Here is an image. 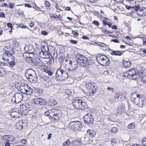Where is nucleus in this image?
Segmentation results:
<instances>
[{
    "label": "nucleus",
    "instance_id": "aec40b11",
    "mask_svg": "<svg viewBox=\"0 0 146 146\" xmlns=\"http://www.w3.org/2000/svg\"><path fill=\"white\" fill-rule=\"evenodd\" d=\"M39 68L40 70L42 71H44L45 72L46 71H48V70L49 68L48 67L44 65H42L40 66Z\"/></svg>",
    "mask_w": 146,
    "mask_h": 146
},
{
    "label": "nucleus",
    "instance_id": "423d86ee",
    "mask_svg": "<svg viewBox=\"0 0 146 146\" xmlns=\"http://www.w3.org/2000/svg\"><path fill=\"white\" fill-rule=\"evenodd\" d=\"M135 10L139 15L144 16L146 15V7L137 6L136 7Z\"/></svg>",
    "mask_w": 146,
    "mask_h": 146
},
{
    "label": "nucleus",
    "instance_id": "9d476101",
    "mask_svg": "<svg viewBox=\"0 0 146 146\" xmlns=\"http://www.w3.org/2000/svg\"><path fill=\"white\" fill-rule=\"evenodd\" d=\"M83 118L84 122L88 124L92 123L93 122V116L91 114L88 113L85 115Z\"/></svg>",
    "mask_w": 146,
    "mask_h": 146
},
{
    "label": "nucleus",
    "instance_id": "a19ab883",
    "mask_svg": "<svg viewBox=\"0 0 146 146\" xmlns=\"http://www.w3.org/2000/svg\"><path fill=\"white\" fill-rule=\"evenodd\" d=\"M70 141H69V139L66 140L64 143L63 145L65 146H68L70 145Z\"/></svg>",
    "mask_w": 146,
    "mask_h": 146
},
{
    "label": "nucleus",
    "instance_id": "3c124183",
    "mask_svg": "<svg viewBox=\"0 0 146 146\" xmlns=\"http://www.w3.org/2000/svg\"><path fill=\"white\" fill-rule=\"evenodd\" d=\"M20 142L23 144H25L27 143V141L25 139H21L20 140Z\"/></svg>",
    "mask_w": 146,
    "mask_h": 146
},
{
    "label": "nucleus",
    "instance_id": "6e6552de",
    "mask_svg": "<svg viewBox=\"0 0 146 146\" xmlns=\"http://www.w3.org/2000/svg\"><path fill=\"white\" fill-rule=\"evenodd\" d=\"M20 89L21 92H24V93H25V91L26 93L28 92V94L33 93V90L31 88L26 84H23L21 85L20 87Z\"/></svg>",
    "mask_w": 146,
    "mask_h": 146
},
{
    "label": "nucleus",
    "instance_id": "0eeeda50",
    "mask_svg": "<svg viewBox=\"0 0 146 146\" xmlns=\"http://www.w3.org/2000/svg\"><path fill=\"white\" fill-rule=\"evenodd\" d=\"M140 96L135 93H132L131 96V100L133 103L139 106Z\"/></svg>",
    "mask_w": 146,
    "mask_h": 146
},
{
    "label": "nucleus",
    "instance_id": "603ef678",
    "mask_svg": "<svg viewBox=\"0 0 146 146\" xmlns=\"http://www.w3.org/2000/svg\"><path fill=\"white\" fill-rule=\"evenodd\" d=\"M70 42L72 44H76L78 43L77 40H70Z\"/></svg>",
    "mask_w": 146,
    "mask_h": 146
},
{
    "label": "nucleus",
    "instance_id": "393cba45",
    "mask_svg": "<svg viewBox=\"0 0 146 146\" xmlns=\"http://www.w3.org/2000/svg\"><path fill=\"white\" fill-rule=\"evenodd\" d=\"M57 104L56 101L54 99H52L50 100L48 102L49 105L51 106H54Z\"/></svg>",
    "mask_w": 146,
    "mask_h": 146
},
{
    "label": "nucleus",
    "instance_id": "72a5a7b5",
    "mask_svg": "<svg viewBox=\"0 0 146 146\" xmlns=\"http://www.w3.org/2000/svg\"><path fill=\"white\" fill-rule=\"evenodd\" d=\"M98 46L104 48H106L107 47V45L106 44L104 43H102L100 42H98L96 43Z\"/></svg>",
    "mask_w": 146,
    "mask_h": 146
},
{
    "label": "nucleus",
    "instance_id": "f704fd0d",
    "mask_svg": "<svg viewBox=\"0 0 146 146\" xmlns=\"http://www.w3.org/2000/svg\"><path fill=\"white\" fill-rule=\"evenodd\" d=\"M135 127V124L133 123H130L127 126V128L129 129H133Z\"/></svg>",
    "mask_w": 146,
    "mask_h": 146
},
{
    "label": "nucleus",
    "instance_id": "09e8293b",
    "mask_svg": "<svg viewBox=\"0 0 146 146\" xmlns=\"http://www.w3.org/2000/svg\"><path fill=\"white\" fill-rule=\"evenodd\" d=\"M83 140L84 141H85V142H87L89 141V140L90 139V138L88 137H86L85 136L83 138Z\"/></svg>",
    "mask_w": 146,
    "mask_h": 146
},
{
    "label": "nucleus",
    "instance_id": "0e129e2a",
    "mask_svg": "<svg viewBox=\"0 0 146 146\" xmlns=\"http://www.w3.org/2000/svg\"><path fill=\"white\" fill-rule=\"evenodd\" d=\"M72 31V33L75 36H78V34L75 31Z\"/></svg>",
    "mask_w": 146,
    "mask_h": 146
},
{
    "label": "nucleus",
    "instance_id": "39448f33",
    "mask_svg": "<svg viewBox=\"0 0 146 146\" xmlns=\"http://www.w3.org/2000/svg\"><path fill=\"white\" fill-rule=\"evenodd\" d=\"M35 74H36L35 72L31 69L28 70V72L26 74L25 76L30 82L35 83L37 80V76H33Z\"/></svg>",
    "mask_w": 146,
    "mask_h": 146
},
{
    "label": "nucleus",
    "instance_id": "a18cd8bd",
    "mask_svg": "<svg viewBox=\"0 0 146 146\" xmlns=\"http://www.w3.org/2000/svg\"><path fill=\"white\" fill-rule=\"evenodd\" d=\"M123 76L125 77H128L129 78H130V76H129V72H125L123 74Z\"/></svg>",
    "mask_w": 146,
    "mask_h": 146
},
{
    "label": "nucleus",
    "instance_id": "37998d69",
    "mask_svg": "<svg viewBox=\"0 0 146 146\" xmlns=\"http://www.w3.org/2000/svg\"><path fill=\"white\" fill-rule=\"evenodd\" d=\"M57 110H56L55 109H51L50 110H49L50 113V115L51 114H52V113H54L56 112H57Z\"/></svg>",
    "mask_w": 146,
    "mask_h": 146
},
{
    "label": "nucleus",
    "instance_id": "680f3d73",
    "mask_svg": "<svg viewBox=\"0 0 146 146\" xmlns=\"http://www.w3.org/2000/svg\"><path fill=\"white\" fill-rule=\"evenodd\" d=\"M58 111H57V112H55V113H52V114H51L50 115V117H52L53 116H54V115H56V114H58Z\"/></svg>",
    "mask_w": 146,
    "mask_h": 146
},
{
    "label": "nucleus",
    "instance_id": "1a4fd4ad",
    "mask_svg": "<svg viewBox=\"0 0 146 146\" xmlns=\"http://www.w3.org/2000/svg\"><path fill=\"white\" fill-rule=\"evenodd\" d=\"M23 95L20 93H17L14 95V97L11 100L13 102L14 101L16 103L20 102L23 99Z\"/></svg>",
    "mask_w": 146,
    "mask_h": 146
},
{
    "label": "nucleus",
    "instance_id": "ea45409f",
    "mask_svg": "<svg viewBox=\"0 0 146 146\" xmlns=\"http://www.w3.org/2000/svg\"><path fill=\"white\" fill-rule=\"evenodd\" d=\"M118 130L117 127H113L111 129V131L113 133H115L117 132Z\"/></svg>",
    "mask_w": 146,
    "mask_h": 146
},
{
    "label": "nucleus",
    "instance_id": "49530a36",
    "mask_svg": "<svg viewBox=\"0 0 146 146\" xmlns=\"http://www.w3.org/2000/svg\"><path fill=\"white\" fill-rule=\"evenodd\" d=\"M23 106H25V110H26L27 108V109L28 108H30L31 106L30 105L28 104V103H25V105H23ZM24 108V107H23Z\"/></svg>",
    "mask_w": 146,
    "mask_h": 146
},
{
    "label": "nucleus",
    "instance_id": "6ab92c4d",
    "mask_svg": "<svg viewBox=\"0 0 146 146\" xmlns=\"http://www.w3.org/2000/svg\"><path fill=\"white\" fill-rule=\"evenodd\" d=\"M86 132L90 137H93L95 135V132L93 130L88 129L87 130Z\"/></svg>",
    "mask_w": 146,
    "mask_h": 146
},
{
    "label": "nucleus",
    "instance_id": "052dcab7",
    "mask_svg": "<svg viewBox=\"0 0 146 146\" xmlns=\"http://www.w3.org/2000/svg\"><path fill=\"white\" fill-rule=\"evenodd\" d=\"M0 17H5V14L4 13L2 12H1L0 13Z\"/></svg>",
    "mask_w": 146,
    "mask_h": 146
},
{
    "label": "nucleus",
    "instance_id": "c03bdc74",
    "mask_svg": "<svg viewBox=\"0 0 146 146\" xmlns=\"http://www.w3.org/2000/svg\"><path fill=\"white\" fill-rule=\"evenodd\" d=\"M57 110H56L55 109H51L50 110H49L50 113V115L51 114H52V113H54L56 112H57Z\"/></svg>",
    "mask_w": 146,
    "mask_h": 146
},
{
    "label": "nucleus",
    "instance_id": "774afa93",
    "mask_svg": "<svg viewBox=\"0 0 146 146\" xmlns=\"http://www.w3.org/2000/svg\"><path fill=\"white\" fill-rule=\"evenodd\" d=\"M34 24L33 22H31L29 24V26L31 28L33 27L34 26Z\"/></svg>",
    "mask_w": 146,
    "mask_h": 146
},
{
    "label": "nucleus",
    "instance_id": "8fccbe9b",
    "mask_svg": "<svg viewBox=\"0 0 146 146\" xmlns=\"http://www.w3.org/2000/svg\"><path fill=\"white\" fill-rule=\"evenodd\" d=\"M116 1L118 4H122L124 0H114Z\"/></svg>",
    "mask_w": 146,
    "mask_h": 146
},
{
    "label": "nucleus",
    "instance_id": "4c0bfd02",
    "mask_svg": "<svg viewBox=\"0 0 146 146\" xmlns=\"http://www.w3.org/2000/svg\"><path fill=\"white\" fill-rule=\"evenodd\" d=\"M15 4L12 3H9L8 5V8L12 9L13 8Z\"/></svg>",
    "mask_w": 146,
    "mask_h": 146
},
{
    "label": "nucleus",
    "instance_id": "c756f323",
    "mask_svg": "<svg viewBox=\"0 0 146 146\" xmlns=\"http://www.w3.org/2000/svg\"><path fill=\"white\" fill-rule=\"evenodd\" d=\"M49 48L47 46H43L42 48L41 49V51L47 52L48 51L49 52L50 50H49Z\"/></svg>",
    "mask_w": 146,
    "mask_h": 146
},
{
    "label": "nucleus",
    "instance_id": "412c9836",
    "mask_svg": "<svg viewBox=\"0 0 146 146\" xmlns=\"http://www.w3.org/2000/svg\"><path fill=\"white\" fill-rule=\"evenodd\" d=\"M37 60H36V59L34 58H32V61L31 63H33V64H37L38 63H41L42 62L43 64H45V62L41 61L39 59H37Z\"/></svg>",
    "mask_w": 146,
    "mask_h": 146
},
{
    "label": "nucleus",
    "instance_id": "7c9ffc66",
    "mask_svg": "<svg viewBox=\"0 0 146 146\" xmlns=\"http://www.w3.org/2000/svg\"><path fill=\"white\" fill-rule=\"evenodd\" d=\"M39 97L35 98L33 99V103L36 104H39Z\"/></svg>",
    "mask_w": 146,
    "mask_h": 146
},
{
    "label": "nucleus",
    "instance_id": "2f4dec72",
    "mask_svg": "<svg viewBox=\"0 0 146 146\" xmlns=\"http://www.w3.org/2000/svg\"><path fill=\"white\" fill-rule=\"evenodd\" d=\"M51 119H54V120L58 121L60 119V117L58 115V114L54 115L52 117H51Z\"/></svg>",
    "mask_w": 146,
    "mask_h": 146
},
{
    "label": "nucleus",
    "instance_id": "c9c22d12",
    "mask_svg": "<svg viewBox=\"0 0 146 146\" xmlns=\"http://www.w3.org/2000/svg\"><path fill=\"white\" fill-rule=\"evenodd\" d=\"M122 62L123 64H125L126 63H128L129 64H131V62L130 61H129L127 59L124 60L122 59Z\"/></svg>",
    "mask_w": 146,
    "mask_h": 146
},
{
    "label": "nucleus",
    "instance_id": "13d9d810",
    "mask_svg": "<svg viewBox=\"0 0 146 146\" xmlns=\"http://www.w3.org/2000/svg\"><path fill=\"white\" fill-rule=\"evenodd\" d=\"M44 114L46 116H50V113L49 110L48 111H46L44 113Z\"/></svg>",
    "mask_w": 146,
    "mask_h": 146
},
{
    "label": "nucleus",
    "instance_id": "ddd939ff",
    "mask_svg": "<svg viewBox=\"0 0 146 146\" xmlns=\"http://www.w3.org/2000/svg\"><path fill=\"white\" fill-rule=\"evenodd\" d=\"M24 50L26 52H29L33 55L34 50L33 47L30 45H26L25 47Z\"/></svg>",
    "mask_w": 146,
    "mask_h": 146
},
{
    "label": "nucleus",
    "instance_id": "7ed1b4c3",
    "mask_svg": "<svg viewBox=\"0 0 146 146\" xmlns=\"http://www.w3.org/2000/svg\"><path fill=\"white\" fill-rule=\"evenodd\" d=\"M3 58L5 61L7 60L8 61L7 63H9V64H14L15 63L14 61V57L9 51L6 50L3 53Z\"/></svg>",
    "mask_w": 146,
    "mask_h": 146
},
{
    "label": "nucleus",
    "instance_id": "864d4df0",
    "mask_svg": "<svg viewBox=\"0 0 146 146\" xmlns=\"http://www.w3.org/2000/svg\"><path fill=\"white\" fill-rule=\"evenodd\" d=\"M107 89L109 91H111L112 92H114V90L112 88L108 87H107Z\"/></svg>",
    "mask_w": 146,
    "mask_h": 146
},
{
    "label": "nucleus",
    "instance_id": "4468645a",
    "mask_svg": "<svg viewBox=\"0 0 146 146\" xmlns=\"http://www.w3.org/2000/svg\"><path fill=\"white\" fill-rule=\"evenodd\" d=\"M51 47H52V49H50V51L49 52V53L51 56L53 58L54 57L56 58L58 56L57 51L55 49V47L51 46H50V48Z\"/></svg>",
    "mask_w": 146,
    "mask_h": 146
},
{
    "label": "nucleus",
    "instance_id": "a878e982",
    "mask_svg": "<svg viewBox=\"0 0 146 146\" xmlns=\"http://www.w3.org/2000/svg\"><path fill=\"white\" fill-rule=\"evenodd\" d=\"M107 58V57L106 56L103 55H99L97 57V60L99 59V60H101L102 61L106 60Z\"/></svg>",
    "mask_w": 146,
    "mask_h": 146
},
{
    "label": "nucleus",
    "instance_id": "58836bf2",
    "mask_svg": "<svg viewBox=\"0 0 146 146\" xmlns=\"http://www.w3.org/2000/svg\"><path fill=\"white\" fill-rule=\"evenodd\" d=\"M92 24L96 26H98L99 25V22L96 20H95L93 21L92 22Z\"/></svg>",
    "mask_w": 146,
    "mask_h": 146
},
{
    "label": "nucleus",
    "instance_id": "69168bd1",
    "mask_svg": "<svg viewBox=\"0 0 146 146\" xmlns=\"http://www.w3.org/2000/svg\"><path fill=\"white\" fill-rule=\"evenodd\" d=\"M42 34L44 35H47L48 33L45 31H42L41 32Z\"/></svg>",
    "mask_w": 146,
    "mask_h": 146
},
{
    "label": "nucleus",
    "instance_id": "b1692460",
    "mask_svg": "<svg viewBox=\"0 0 146 146\" xmlns=\"http://www.w3.org/2000/svg\"><path fill=\"white\" fill-rule=\"evenodd\" d=\"M6 73V71L5 69L0 67V77L4 76Z\"/></svg>",
    "mask_w": 146,
    "mask_h": 146
},
{
    "label": "nucleus",
    "instance_id": "2eb2a0df",
    "mask_svg": "<svg viewBox=\"0 0 146 146\" xmlns=\"http://www.w3.org/2000/svg\"><path fill=\"white\" fill-rule=\"evenodd\" d=\"M40 56L42 58V60L44 62L46 59L48 58L49 57V55L48 52L41 51L40 53Z\"/></svg>",
    "mask_w": 146,
    "mask_h": 146
},
{
    "label": "nucleus",
    "instance_id": "a211bd4d",
    "mask_svg": "<svg viewBox=\"0 0 146 146\" xmlns=\"http://www.w3.org/2000/svg\"><path fill=\"white\" fill-rule=\"evenodd\" d=\"M140 98L139 101V106L142 107L145 104L146 102V100L144 97L141 96H140Z\"/></svg>",
    "mask_w": 146,
    "mask_h": 146
},
{
    "label": "nucleus",
    "instance_id": "5701e85b",
    "mask_svg": "<svg viewBox=\"0 0 146 146\" xmlns=\"http://www.w3.org/2000/svg\"><path fill=\"white\" fill-rule=\"evenodd\" d=\"M86 87L88 90H91L95 88L94 86L91 83H87L86 85Z\"/></svg>",
    "mask_w": 146,
    "mask_h": 146
},
{
    "label": "nucleus",
    "instance_id": "20e7f679",
    "mask_svg": "<svg viewBox=\"0 0 146 146\" xmlns=\"http://www.w3.org/2000/svg\"><path fill=\"white\" fill-rule=\"evenodd\" d=\"M74 108L78 110H83L86 107V103L82 100L77 99L74 100L72 102Z\"/></svg>",
    "mask_w": 146,
    "mask_h": 146
},
{
    "label": "nucleus",
    "instance_id": "5fc2aeb1",
    "mask_svg": "<svg viewBox=\"0 0 146 146\" xmlns=\"http://www.w3.org/2000/svg\"><path fill=\"white\" fill-rule=\"evenodd\" d=\"M1 7H5L7 8H8V5L7 3H2V4L1 5Z\"/></svg>",
    "mask_w": 146,
    "mask_h": 146
},
{
    "label": "nucleus",
    "instance_id": "9b49d317",
    "mask_svg": "<svg viewBox=\"0 0 146 146\" xmlns=\"http://www.w3.org/2000/svg\"><path fill=\"white\" fill-rule=\"evenodd\" d=\"M77 64H80L83 63L84 64H88L87 61V58L85 57L81 54L78 55V57L76 59Z\"/></svg>",
    "mask_w": 146,
    "mask_h": 146
},
{
    "label": "nucleus",
    "instance_id": "338daca9",
    "mask_svg": "<svg viewBox=\"0 0 146 146\" xmlns=\"http://www.w3.org/2000/svg\"><path fill=\"white\" fill-rule=\"evenodd\" d=\"M11 145L10 143L8 141H7L5 143V146H10Z\"/></svg>",
    "mask_w": 146,
    "mask_h": 146
},
{
    "label": "nucleus",
    "instance_id": "f8f14e48",
    "mask_svg": "<svg viewBox=\"0 0 146 146\" xmlns=\"http://www.w3.org/2000/svg\"><path fill=\"white\" fill-rule=\"evenodd\" d=\"M130 78L132 79H135L138 78L139 75L136 72L135 69H133L129 71Z\"/></svg>",
    "mask_w": 146,
    "mask_h": 146
},
{
    "label": "nucleus",
    "instance_id": "cd10ccee",
    "mask_svg": "<svg viewBox=\"0 0 146 146\" xmlns=\"http://www.w3.org/2000/svg\"><path fill=\"white\" fill-rule=\"evenodd\" d=\"M33 55L31 54V53H30L29 52H25L23 54V58L28 57L29 56L31 57H32L33 56Z\"/></svg>",
    "mask_w": 146,
    "mask_h": 146
},
{
    "label": "nucleus",
    "instance_id": "f3484780",
    "mask_svg": "<svg viewBox=\"0 0 146 146\" xmlns=\"http://www.w3.org/2000/svg\"><path fill=\"white\" fill-rule=\"evenodd\" d=\"M12 138H11L9 135H5L3 136V139L5 140H7L10 141H13L14 140L15 138L13 137H11Z\"/></svg>",
    "mask_w": 146,
    "mask_h": 146
},
{
    "label": "nucleus",
    "instance_id": "473e14b6",
    "mask_svg": "<svg viewBox=\"0 0 146 146\" xmlns=\"http://www.w3.org/2000/svg\"><path fill=\"white\" fill-rule=\"evenodd\" d=\"M24 58L25 59V60L27 62L31 63L32 59V57H31L29 56L28 57Z\"/></svg>",
    "mask_w": 146,
    "mask_h": 146
},
{
    "label": "nucleus",
    "instance_id": "dca6fc26",
    "mask_svg": "<svg viewBox=\"0 0 146 146\" xmlns=\"http://www.w3.org/2000/svg\"><path fill=\"white\" fill-rule=\"evenodd\" d=\"M111 50V54L115 55L121 56L124 52V51H115L112 50Z\"/></svg>",
    "mask_w": 146,
    "mask_h": 146
},
{
    "label": "nucleus",
    "instance_id": "de8ad7c7",
    "mask_svg": "<svg viewBox=\"0 0 146 146\" xmlns=\"http://www.w3.org/2000/svg\"><path fill=\"white\" fill-rule=\"evenodd\" d=\"M45 72L47 73L49 76H51L53 73V72L50 70L49 68Z\"/></svg>",
    "mask_w": 146,
    "mask_h": 146
},
{
    "label": "nucleus",
    "instance_id": "4d7b16f0",
    "mask_svg": "<svg viewBox=\"0 0 146 146\" xmlns=\"http://www.w3.org/2000/svg\"><path fill=\"white\" fill-rule=\"evenodd\" d=\"M7 26L9 28H10L11 30L12 29L13 27L12 26V24L11 23H8L7 24Z\"/></svg>",
    "mask_w": 146,
    "mask_h": 146
},
{
    "label": "nucleus",
    "instance_id": "c85d7f7f",
    "mask_svg": "<svg viewBox=\"0 0 146 146\" xmlns=\"http://www.w3.org/2000/svg\"><path fill=\"white\" fill-rule=\"evenodd\" d=\"M96 89L95 88L91 90H90L89 95L90 96H93L96 93Z\"/></svg>",
    "mask_w": 146,
    "mask_h": 146
},
{
    "label": "nucleus",
    "instance_id": "bb28decb",
    "mask_svg": "<svg viewBox=\"0 0 146 146\" xmlns=\"http://www.w3.org/2000/svg\"><path fill=\"white\" fill-rule=\"evenodd\" d=\"M39 104H38L40 105H45L46 104V101L44 99L39 97Z\"/></svg>",
    "mask_w": 146,
    "mask_h": 146
},
{
    "label": "nucleus",
    "instance_id": "e433bc0d",
    "mask_svg": "<svg viewBox=\"0 0 146 146\" xmlns=\"http://www.w3.org/2000/svg\"><path fill=\"white\" fill-rule=\"evenodd\" d=\"M43 79L46 81L48 83L50 81V80L48 77L46 76H43L42 77Z\"/></svg>",
    "mask_w": 146,
    "mask_h": 146
},
{
    "label": "nucleus",
    "instance_id": "e2e57ef3",
    "mask_svg": "<svg viewBox=\"0 0 146 146\" xmlns=\"http://www.w3.org/2000/svg\"><path fill=\"white\" fill-rule=\"evenodd\" d=\"M45 5L46 6L49 7L50 5V3L48 1H46L45 3Z\"/></svg>",
    "mask_w": 146,
    "mask_h": 146
},
{
    "label": "nucleus",
    "instance_id": "bf43d9fd",
    "mask_svg": "<svg viewBox=\"0 0 146 146\" xmlns=\"http://www.w3.org/2000/svg\"><path fill=\"white\" fill-rule=\"evenodd\" d=\"M108 23H109V22H107L106 20H103V24L104 26L106 25H108Z\"/></svg>",
    "mask_w": 146,
    "mask_h": 146
},
{
    "label": "nucleus",
    "instance_id": "79ce46f5",
    "mask_svg": "<svg viewBox=\"0 0 146 146\" xmlns=\"http://www.w3.org/2000/svg\"><path fill=\"white\" fill-rule=\"evenodd\" d=\"M142 144L143 146H146V137H144L143 139Z\"/></svg>",
    "mask_w": 146,
    "mask_h": 146
},
{
    "label": "nucleus",
    "instance_id": "4be33fe9",
    "mask_svg": "<svg viewBox=\"0 0 146 146\" xmlns=\"http://www.w3.org/2000/svg\"><path fill=\"white\" fill-rule=\"evenodd\" d=\"M44 62H45V64H48L49 63L50 64H52L54 63V60L53 58H51L49 59L47 58Z\"/></svg>",
    "mask_w": 146,
    "mask_h": 146
},
{
    "label": "nucleus",
    "instance_id": "f03ea898",
    "mask_svg": "<svg viewBox=\"0 0 146 146\" xmlns=\"http://www.w3.org/2000/svg\"><path fill=\"white\" fill-rule=\"evenodd\" d=\"M56 79L59 81H62L68 77V74L62 70L58 69L56 72Z\"/></svg>",
    "mask_w": 146,
    "mask_h": 146
},
{
    "label": "nucleus",
    "instance_id": "6e6d98bb",
    "mask_svg": "<svg viewBox=\"0 0 146 146\" xmlns=\"http://www.w3.org/2000/svg\"><path fill=\"white\" fill-rule=\"evenodd\" d=\"M123 67L126 68H130L131 66V64H123Z\"/></svg>",
    "mask_w": 146,
    "mask_h": 146
},
{
    "label": "nucleus",
    "instance_id": "f257e3e1",
    "mask_svg": "<svg viewBox=\"0 0 146 146\" xmlns=\"http://www.w3.org/2000/svg\"><path fill=\"white\" fill-rule=\"evenodd\" d=\"M82 127L81 123L79 121H73L69 124V128L76 132L79 131Z\"/></svg>",
    "mask_w": 146,
    "mask_h": 146
}]
</instances>
